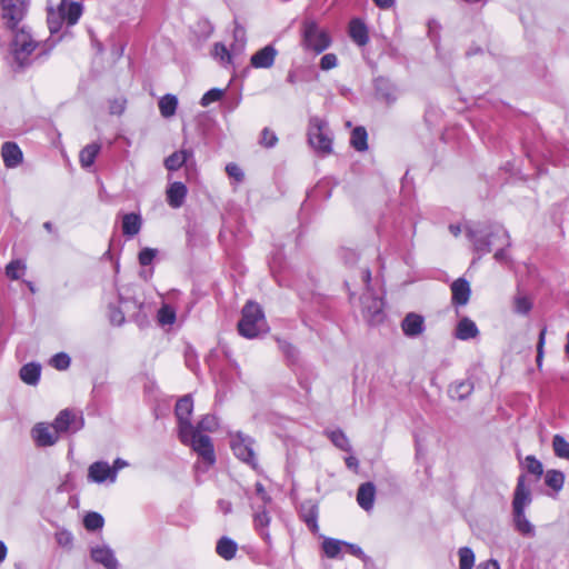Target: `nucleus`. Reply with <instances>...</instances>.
I'll return each instance as SVG.
<instances>
[{
  "label": "nucleus",
  "mask_w": 569,
  "mask_h": 569,
  "mask_svg": "<svg viewBox=\"0 0 569 569\" xmlns=\"http://www.w3.org/2000/svg\"><path fill=\"white\" fill-rule=\"evenodd\" d=\"M192 410L193 401L191 396H183L177 401L174 411L178 420V437L183 445L192 448L208 468L216 462L213 443L209 436L198 435V430L194 429L190 421Z\"/></svg>",
  "instance_id": "obj_1"
},
{
  "label": "nucleus",
  "mask_w": 569,
  "mask_h": 569,
  "mask_svg": "<svg viewBox=\"0 0 569 569\" xmlns=\"http://www.w3.org/2000/svg\"><path fill=\"white\" fill-rule=\"evenodd\" d=\"M465 232L469 241L472 243L473 251L480 259L483 254L489 253L493 246H499L495 252V259L498 262L507 260L505 248L510 247V237L507 230L501 226H483V224H466Z\"/></svg>",
  "instance_id": "obj_2"
},
{
  "label": "nucleus",
  "mask_w": 569,
  "mask_h": 569,
  "mask_svg": "<svg viewBox=\"0 0 569 569\" xmlns=\"http://www.w3.org/2000/svg\"><path fill=\"white\" fill-rule=\"evenodd\" d=\"M308 143L321 156H328L332 152L333 137L327 120L312 116L308 123Z\"/></svg>",
  "instance_id": "obj_3"
},
{
  "label": "nucleus",
  "mask_w": 569,
  "mask_h": 569,
  "mask_svg": "<svg viewBox=\"0 0 569 569\" xmlns=\"http://www.w3.org/2000/svg\"><path fill=\"white\" fill-rule=\"evenodd\" d=\"M239 333L252 339L268 330L267 321L261 307L249 301L242 309V317L238 323Z\"/></svg>",
  "instance_id": "obj_4"
},
{
  "label": "nucleus",
  "mask_w": 569,
  "mask_h": 569,
  "mask_svg": "<svg viewBox=\"0 0 569 569\" xmlns=\"http://www.w3.org/2000/svg\"><path fill=\"white\" fill-rule=\"evenodd\" d=\"M329 32L313 20H306L302 26V47L307 51L320 54L331 46Z\"/></svg>",
  "instance_id": "obj_5"
},
{
  "label": "nucleus",
  "mask_w": 569,
  "mask_h": 569,
  "mask_svg": "<svg viewBox=\"0 0 569 569\" xmlns=\"http://www.w3.org/2000/svg\"><path fill=\"white\" fill-rule=\"evenodd\" d=\"M362 280L366 284L367 292L361 298L362 315L370 325H379L385 319V302L379 297H373L370 292L371 271L365 269L362 271Z\"/></svg>",
  "instance_id": "obj_6"
},
{
  "label": "nucleus",
  "mask_w": 569,
  "mask_h": 569,
  "mask_svg": "<svg viewBox=\"0 0 569 569\" xmlns=\"http://www.w3.org/2000/svg\"><path fill=\"white\" fill-rule=\"evenodd\" d=\"M230 447L233 455L252 469H258V459L254 452V440L241 431L230 432Z\"/></svg>",
  "instance_id": "obj_7"
},
{
  "label": "nucleus",
  "mask_w": 569,
  "mask_h": 569,
  "mask_svg": "<svg viewBox=\"0 0 569 569\" xmlns=\"http://www.w3.org/2000/svg\"><path fill=\"white\" fill-rule=\"evenodd\" d=\"M82 14V6L79 2H68L61 0L58 12L50 11L48 13V24L51 32H57L60 29L59 19L67 22L68 26H73L78 22Z\"/></svg>",
  "instance_id": "obj_8"
},
{
  "label": "nucleus",
  "mask_w": 569,
  "mask_h": 569,
  "mask_svg": "<svg viewBox=\"0 0 569 569\" xmlns=\"http://www.w3.org/2000/svg\"><path fill=\"white\" fill-rule=\"evenodd\" d=\"M36 47L37 42L24 29L18 30L14 33L11 53L19 68H23L29 63V57L34 51Z\"/></svg>",
  "instance_id": "obj_9"
},
{
  "label": "nucleus",
  "mask_w": 569,
  "mask_h": 569,
  "mask_svg": "<svg viewBox=\"0 0 569 569\" xmlns=\"http://www.w3.org/2000/svg\"><path fill=\"white\" fill-rule=\"evenodd\" d=\"M2 19L6 26L13 30L24 18L28 9V0H0Z\"/></svg>",
  "instance_id": "obj_10"
},
{
  "label": "nucleus",
  "mask_w": 569,
  "mask_h": 569,
  "mask_svg": "<svg viewBox=\"0 0 569 569\" xmlns=\"http://www.w3.org/2000/svg\"><path fill=\"white\" fill-rule=\"evenodd\" d=\"M53 427L61 432H77L83 427V418L69 409L59 412L53 421Z\"/></svg>",
  "instance_id": "obj_11"
},
{
  "label": "nucleus",
  "mask_w": 569,
  "mask_h": 569,
  "mask_svg": "<svg viewBox=\"0 0 569 569\" xmlns=\"http://www.w3.org/2000/svg\"><path fill=\"white\" fill-rule=\"evenodd\" d=\"M163 164L169 171H177L183 166L187 169L193 168L196 166L193 150L182 148L167 157Z\"/></svg>",
  "instance_id": "obj_12"
},
{
  "label": "nucleus",
  "mask_w": 569,
  "mask_h": 569,
  "mask_svg": "<svg viewBox=\"0 0 569 569\" xmlns=\"http://www.w3.org/2000/svg\"><path fill=\"white\" fill-rule=\"evenodd\" d=\"M31 436L39 447L53 446L59 439V433L53 425L44 422L37 423L31 430Z\"/></svg>",
  "instance_id": "obj_13"
},
{
  "label": "nucleus",
  "mask_w": 569,
  "mask_h": 569,
  "mask_svg": "<svg viewBox=\"0 0 569 569\" xmlns=\"http://www.w3.org/2000/svg\"><path fill=\"white\" fill-rule=\"evenodd\" d=\"M88 480L94 483H103L109 481L116 482V471L107 461H96L89 466Z\"/></svg>",
  "instance_id": "obj_14"
},
{
  "label": "nucleus",
  "mask_w": 569,
  "mask_h": 569,
  "mask_svg": "<svg viewBox=\"0 0 569 569\" xmlns=\"http://www.w3.org/2000/svg\"><path fill=\"white\" fill-rule=\"evenodd\" d=\"M532 496L530 485L527 483L526 477L521 475L517 480V486L513 492L512 510L525 511L526 508L530 506Z\"/></svg>",
  "instance_id": "obj_15"
},
{
  "label": "nucleus",
  "mask_w": 569,
  "mask_h": 569,
  "mask_svg": "<svg viewBox=\"0 0 569 569\" xmlns=\"http://www.w3.org/2000/svg\"><path fill=\"white\" fill-rule=\"evenodd\" d=\"M277 56L278 50L268 44L251 56L250 63L256 69H269L274 64Z\"/></svg>",
  "instance_id": "obj_16"
},
{
  "label": "nucleus",
  "mask_w": 569,
  "mask_h": 569,
  "mask_svg": "<svg viewBox=\"0 0 569 569\" xmlns=\"http://www.w3.org/2000/svg\"><path fill=\"white\" fill-rule=\"evenodd\" d=\"M1 157L6 168L13 169L22 163L23 153L16 142L7 141L1 147Z\"/></svg>",
  "instance_id": "obj_17"
},
{
  "label": "nucleus",
  "mask_w": 569,
  "mask_h": 569,
  "mask_svg": "<svg viewBox=\"0 0 569 569\" xmlns=\"http://www.w3.org/2000/svg\"><path fill=\"white\" fill-rule=\"evenodd\" d=\"M403 335L409 338H416L425 331V319L422 316L410 312L401 322Z\"/></svg>",
  "instance_id": "obj_18"
},
{
  "label": "nucleus",
  "mask_w": 569,
  "mask_h": 569,
  "mask_svg": "<svg viewBox=\"0 0 569 569\" xmlns=\"http://www.w3.org/2000/svg\"><path fill=\"white\" fill-rule=\"evenodd\" d=\"M187 194L188 189L184 183L178 181L172 182L168 186L166 191L167 202L171 208L178 209L184 203Z\"/></svg>",
  "instance_id": "obj_19"
},
{
  "label": "nucleus",
  "mask_w": 569,
  "mask_h": 569,
  "mask_svg": "<svg viewBox=\"0 0 569 569\" xmlns=\"http://www.w3.org/2000/svg\"><path fill=\"white\" fill-rule=\"evenodd\" d=\"M375 89L377 97L387 103H392L398 98L397 88L387 78L375 79Z\"/></svg>",
  "instance_id": "obj_20"
},
{
  "label": "nucleus",
  "mask_w": 569,
  "mask_h": 569,
  "mask_svg": "<svg viewBox=\"0 0 569 569\" xmlns=\"http://www.w3.org/2000/svg\"><path fill=\"white\" fill-rule=\"evenodd\" d=\"M451 301L456 306H465L468 303L471 295L469 282L463 279L459 278L455 280L451 284Z\"/></svg>",
  "instance_id": "obj_21"
},
{
  "label": "nucleus",
  "mask_w": 569,
  "mask_h": 569,
  "mask_svg": "<svg viewBox=\"0 0 569 569\" xmlns=\"http://www.w3.org/2000/svg\"><path fill=\"white\" fill-rule=\"evenodd\" d=\"M91 558L102 565L106 569H117L119 563L113 551L107 547H94L91 549Z\"/></svg>",
  "instance_id": "obj_22"
},
{
  "label": "nucleus",
  "mask_w": 569,
  "mask_h": 569,
  "mask_svg": "<svg viewBox=\"0 0 569 569\" xmlns=\"http://www.w3.org/2000/svg\"><path fill=\"white\" fill-rule=\"evenodd\" d=\"M376 498V487L372 482L362 483L357 492V502L366 511L373 508Z\"/></svg>",
  "instance_id": "obj_23"
},
{
  "label": "nucleus",
  "mask_w": 569,
  "mask_h": 569,
  "mask_svg": "<svg viewBox=\"0 0 569 569\" xmlns=\"http://www.w3.org/2000/svg\"><path fill=\"white\" fill-rule=\"evenodd\" d=\"M349 36L360 47L369 42L368 28L360 19H352L349 23Z\"/></svg>",
  "instance_id": "obj_24"
},
{
  "label": "nucleus",
  "mask_w": 569,
  "mask_h": 569,
  "mask_svg": "<svg viewBox=\"0 0 569 569\" xmlns=\"http://www.w3.org/2000/svg\"><path fill=\"white\" fill-rule=\"evenodd\" d=\"M270 521L271 517L264 508L253 512V527L267 542L270 541V533L268 531Z\"/></svg>",
  "instance_id": "obj_25"
},
{
  "label": "nucleus",
  "mask_w": 569,
  "mask_h": 569,
  "mask_svg": "<svg viewBox=\"0 0 569 569\" xmlns=\"http://www.w3.org/2000/svg\"><path fill=\"white\" fill-rule=\"evenodd\" d=\"M318 507L315 503L309 501L301 505L300 516L312 532L318 530Z\"/></svg>",
  "instance_id": "obj_26"
},
{
  "label": "nucleus",
  "mask_w": 569,
  "mask_h": 569,
  "mask_svg": "<svg viewBox=\"0 0 569 569\" xmlns=\"http://www.w3.org/2000/svg\"><path fill=\"white\" fill-rule=\"evenodd\" d=\"M479 335L477 325L469 318H462L456 327V337L459 340L473 339Z\"/></svg>",
  "instance_id": "obj_27"
},
{
  "label": "nucleus",
  "mask_w": 569,
  "mask_h": 569,
  "mask_svg": "<svg viewBox=\"0 0 569 569\" xmlns=\"http://www.w3.org/2000/svg\"><path fill=\"white\" fill-rule=\"evenodd\" d=\"M238 551V545L234 540L229 537H221L216 546V552L219 557L224 560H231L236 557Z\"/></svg>",
  "instance_id": "obj_28"
},
{
  "label": "nucleus",
  "mask_w": 569,
  "mask_h": 569,
  "mask_svg": "<svg viewBox=\"0 0 569 569\" xmlns=\"http://www.w3.org/2000/svg\"><path fill=\"white\" fill-rule=\"evenodd\" d=\"M141 217L137 213H127L122 217V232L124 236L134 237L140 232Z\"/></svg>",
  "instance_id": "obj_29"
},
{
  "label": "nucleus",
  "mask_w": 569,
  "mask_h": 569,
  "mask_svg": "<svg viewBox=\"0 0 569 569\" xmlns=\"http://www.w3.org/2000/svg\"><path fill=\"white\" fill-rule=\"evenodd\" d=\"M513 523L518 532L523 536H533L535 527L522 510H512Z\"/></svg>",
  "instance_id": "obj_30"
},
{
  "label": "nucleus",
  "mask_w": 569,
  "mask_h": 569,
  "mask_svg": "<svg viewBox=\"0 0 569 569\" xmlns=\"http://www.w3.org/2000/svg\"><path fill=\"white\" fill-rule=\"evenodd\" d=\"M41 368L37 363H27L20 369V378L21 380L30 386H34L38 383L40 379Z\"/></svg>",
  "instance_id": "obj_31"
},
{
  "label": "nucleus",
  "mask_w": 569,
  "mask_h": 569,
  "mask_svg": "<svg viewBox=\"0 0 569 569\" xmlns=\"http://www.w3.org/2000/svg\"><path fill=\"white\" fill-rule=\"evenodd\" d=\"M101 149V146L99 143H90L86 146L79 154L80 163L83 168H90Z\"/></svg>",
  "instance_id": "obj_32"
},
{
  "label": "nucleus",
  "mask_w": 569,
  "mask_h": 569,
  "mask_svg": "<svg viewBox=\"0 0 569 569\" xmlns=\"http://www.w3.org/2000/svg\"><path fill=\"white\" fill-rule=\"evenodd\" d=\"M472 382L463 380L452 383L449 388V395L452 399L463 400L472 392Z\"/></svg>",
  "instance_id": "obj_33"
},
{
  "label": "nucleus",
  "mask_w": 569,
  "mask_h": 569,
  "mask_svg": "<svg viewBox=\"0 0 569 569\" xmlns=\"http://www.w3.org/2000/svg\"><path fill=\"white\" fill-rule=\"evenodd\" d=\"M178 99L173 94H166L159 100V110L163 118H170L176 113Z\"/></svg>",
  "instance_id": "obj_34"
},
{
  "label": "nucleus",
  "mask_w": 569,
  "mask_h": 569,
  "mask_svg": "<svg viewBox=\"0 0 569 569\" xmlns=\"http://www.w3.org/2000/svg\"><path fill=\"white\" fill-rule=\"evenodd\" d=\"M326 435L331 440V442L340 450L347 452L351 451V445L349 442V439L342 430H328L326 431Z\"/></svg>",
  "instance_id": "obj_35"
},
{
  "label": "nucleus",
  "mask_w": 569,
  "mask_h": 569,
  "mask_svg": "<svg viewBox=\"0 0 569 569\" xmlns=\"http://www.w3.org/2000/svg\"><path fill=\"white\" fill-rule=\"evenodd\" d=\"M368 134L363 127H357L351 132L350 143L357 151H366Z\"/></svg>",
  "instance_id": "obj_36"
},
{
  "label": "nucleus",
  "mask_w": 569,
  "mask_h": 569,
  "mask_svg": "<svg viewBox=\"0 0 569 569\" xmlns=\"http://www.w3.org/2000/svg\"><path fill=\"white\" fill-rule=\"evenodd\" d=\"M545 482L555 491H560L565 483V475L558 470H548L545 475Z\"/></svg>",
  "instance_id": "obj_37"
},
{
  "label": "nucleus",
  "mask_w": 569,
  "mask_h": 569,
  "mask_svg": "<svg viewBox=\"0 0 569 569\" xmlns=\"http://www.w3.org/2000/svg\"><path fill=\"white\" fill-rule=\"evenodd\" d=\"M27 266L21 260H12L6 267V276L11 280H18L26 273Z\"/></svg>",
  "instance_id": "obj_38"
},
{
  "label": "nucleus",
  "mask_w": 569,
  "mask_h": 569,
  "mask_svg": "<svg viewBox=\"0 0 569 569\" xmlns=\"http://www.w3.org/2000/svg\"><path fill=\"white\" fill-rule=\"evenodd\" d=\"M531 309H532V301L530 300L529 297H527L522 293H518L513 298V311L516 313L526 316L530 312Z\"/></svg>",
  "instance_id": "obj_39"
},
{
  "label": "nucleus",
  "mask_w": 569,
  "mask_h": 569,
  "mask_svg": "<svg viewBox=\"0 0 569 569\" xmlns=\"http://www.w3.org/2000/svg\"><path fill=\"white\" fill-rule=\"evenodd\" d=\"M552 448L557 457L569 460V442L562 436H553Z\"/></svg>",
  "instance_id": "obj_40"
},
{
  "label": "nucleus",
  "mask_w": 569,
  "mask_h": 569,
  "mask_svg": "<svg viewBox=\"0 0 569 569\" xmlns=\"http://www.w3.org/2000/svg\"><path fill=\"white\" fill-rule=\"evenodd\" d=\"M212 56L216 60H218L223 67H227L231 64L232 57L227 47L221 43L217 42L213 46Z\"/></svg>",
  "instance_id": "obj_41"
},
{
  "label": "nucleus",
  "mask_w": 569,
  "mask_h": 569,
  "mask_svg": "<svg viewBox=\"0 0 569 569\" xmlns=\"http://www.w3.org/2000/svg\"><path fill=\"white\" fill-rule=\"evenodd\" d=\"M345 541L327 538L322 542V549L327 557L336 558L343 548Z\"/></svg>",
  "instance_id": "obj_42"
},
{
  "label": "nucleus",
  "mask_w": 569,
  "mask_h": 569,
  "mask_svg": "<svg viewBox=\"0 0 569 569\" xmlns=\"http://www.w3.org/2000/svg\"><path fill=\"white\" fill-rule=\"evenodd\" d=\"M218 428V419L212 415H206L201 418V420L197 423L194 429L198 430L199 436H203L201 431L212 432Z\"/></svg>",
  "instance_id": "obj_43"
},
{
  "label": "nucleus",
  "mask_w": 569,
  "mask_h": 569,
  "mask_svg": "<svg viewBox=\"0 0 569 569\" xmlns=\"http://www.w3.org/2000/svg\"><path fill=\"white\" fill-rule=\"evenodd\" d=\"M459 555V568L460 569H472L475 565V553L468 547H462L458 551Z\"/></svg>",
  "instance_id": "obj_44"
},
{
  "label": "nucleus",
  "mask_w": 569,
  "mask_h": 569,
  "mask_svg": "<svg viewBox=\"0 0 569 569\" xmlns=\"http://www.w3.org/2000/svg\"><path fill=\"white\" fill-rule=\"evenodd\" d=\"M158 321L162 326L173 325L176 321V311L169 305H163L158 311Z\"/></svg>",
  "instance_id": "obj_45"
},
{
  "label": "nucleus",
  "mask_w": 569,
  "mask_h": 569,
  "mask_svg": "<svg viewBox=\"0 0 569 569\" xmlns=\"http://www.w3.org/2000/svg\"><path fill=\"white\" fill-rule=\"evenodd\" d=\"M103 522H104L103 517L98 512H89L86 515V517L83 519V525H84L86 529H88L90 531H94V530L102 528Z\"/></svg>",
  "instance_id": "obj_46"
},
{
  "label": "nucleus",
  "mask_w": 569,
  "mask_h": 569,
  "mask_svg": "<svg viewBox=\"0 0 569 569\" xmlns=\"http://www.w3.org/2000/svg\"><path fill=\"white\" fill-rule=\"evenodd\" d=\"M525 468L528 472L540 477L543 472L542 463L535 456H527L525 459Z\"/></svg>",
  "instance_id": "obj_47"
},
{
  "label": "nucleus",
  "mask_w": 569,
  "mask_h": 569,
  "mask_svg": "<svg viewBox=\"0 0 569 569\" xmlns=\"http://www.w3.org/2000/svg\"><path fill=\"white\" fill-rule=\"evenodd\" d=\"M338 57L335 53H326L319 61V68L322 71H329L338 67Z\"/></svg>",
  "instance_id": "obj_48"
},
{
  "label": "nucleus",
  "mask_w": 569,
  "mask_h": 569,
  "mask_svg": "<svg viewBox=\"0 0 569 569\" xmlns=\"http://www.w3.org/2000/svg\"><path fill=\"white\" fill-rule=\"evenodd\" d=\"M70 361V357L67 353L60 352L51 358L50 363L53 368L58 370H66L67 368H69Z\"/></svg>",
  "instance_id": "obj_49"
},
{
  "label": "nucleus",
  "mask_w": 569,
  "mask_h": 569,
  "mask_svg": "<svg viewBox=\"0 0 569 569\" xmlns=\"http://www.w3.org/2000/svg\"><path fill=\"white\" fill-rule=\"evenodd\" d=\"M223 96V91L217 88L210 89L201 98V106L208 107L212 102L219 101Z\"/></svg>",
  "instance_id": "obj_50"
},
{
  "label": "nucleus",
  "mask_w": 569,
  "mask_h": 569,
  "mask_svg": "<svg viewBox=\"0 0 569 569\" xmlns=\"http://www.w3.org/2000/svg\"><path fill=\"white\" fill-rule=\"evenodd\" d=\"M278 137L268 128H264L260 134L259 143L266 148H272L277 144Z\"/></svg>",
  "instance_id": "obj_51"
},
{
  "label": "nucleus",
  "mask_w": 569,
  "mask_h": 569,
  "mask_svg": "<svg viewBox=\"0 0 569 569\" xmlns=\"http://www.w3.org/2000/svg\"><path fill=\"white\" fill-rule=\"evenodd\" d=\"M56 541L61 547H71L73 537L68 530H59L56 532Z\"/></svg>",
  "instance_id": "obj_52"
},
{
  "label": "nucleus",
  "mask_w": 569,
  "mask_h": 569,
  "mask_svg": "<svg viewBox=\"0 0 569 569\" xmlns=\"http://www.w3.org/2000/svg\"><path fill=\"white\" fill-rule=\"evenodd\" d=\"M157 251L154 249L144 248L139 253V262L141 266H149L156 257Z\"/></svg>",
  "instance_id": "obj_53"
},
{
  "label": "nucleus",
  "mask_w": 569,
  "mask_h": 569,
  "mask_svg": "<svg viewBox=\"0 0 569 569\" xmlns=\"http://www.w3.org/2000/svg\"><path fill=\"white\" fill-rule=\"evenodd\" d=\"M547 329L543 328L539 333V340L537 345V366L540 368L542 365L543 359V347H545V337H546Z\"/></svg>",
  "instance_id": "obj_54"
},
{
  "label": "nucleus",
  "mask_w": 569,
  "mask_h": 569,
  "mask_svg": "<svg viewBox=\"0 0 569 569\" xmlns=\"http://www.w3.org/2000/svg\"><path fill=\"white\" fill-rule=\"evenodd\" d=\"M226 172L230 178H233L237 181H242L243 179V171L236 163H228L226 166Z\"/></svg>",
  "instance_id": "obj_55"
},
{
  "label": "nucleus",
  "mask_w": 569,
  "mask_h": 569,
  "mask_svg": "<svg viewBox=\"0 0 569 569\" xmlns=\"http://www.w3.org/2000/svg\"><path fill=\"white\" fill-rule=\"evenodd\" d=\"M109 318H110L111 323L116 325V326H120L124 321L123 312L116 307H110Z\"/></svg>",
  "instance_id": "obj_56"
},
{
  "label": "nucleus",
  "mask_w": 569,
  "mask_h": 569,
  "mask_svg": "<svg viewBox=\"0 0 569 569\" xmlns=\"http://www.w3.org/2000/svg\"><path fill=\"white\" fill-rule=\"evenodd\" d=\"M126 100L123 99H116L110 102L109 110L112 114H121L124 110Z\"/></svg>",
  "instance_id": "obj_57"
},
{
  "label": "nucleus",
  "mask_w": 569,
  "mask_h": 569,
  "mask_svg": "<svg viewBox=\"0 0 569 569\" xmlns=\"http://www.w3.org/2000/svg\"><path fill=\"white\" fill-rule=\"evenodd\" d=\"M343 548L351 555L358 557V558H362L365 556L362 549L358 546V545H353V543H348V542H345L343 543Z\"/></svg>",
  "instance_id": "obj_58"
},
{
  "label": "nucleus",
  "mask_w": 569,
  "mask_h": 569,
  "mask_svg": "<svg viewBox=\"0 0 569 569\" xmlns=\"http://www.w3.org/2000/svg\"><path fill=\"white\" fill-rule=\"evenodd\" d=\"M256 493L257 496L264 502V503H268L270 502L271 498L270 496L267 493L263 485L261 482H257L256 486Z\"/></svg>",
  "instance_id": "obj_59"
},
{
  "label": "nucleus",
  "mask_w": 569,
  "mask_h": 569,
  "mask_svg": "<svg viewBox=\"0 0 569 569\" xmlns=\"http://www.w3.org/2000/svg\"><path fill=\"white\" fill-rule=\"evenodd\" d=\"M279 347L288 358L293 359L296 357V349L290 343L286 341H279Z\"/></svg>",
  "instance_id": "obj_60"
},
{
  "label": "nucleus",
  "mask_w": 569,
  "mask_h": 569,
  "mask_svg": "<svg viewBox=\"0 0 569 569\" xmlns=\"http://www.w3.org/2000/svg\"><path fill=\"white\" fill-rule=\"evenodd\" d=\"M476 569H500L499 562L495 559H489L480 562Z\"/></svg>",
  "instance_id": "obj_61"
},
{
  "label": "nucleus",
  "mask_w": 569,
  "mask_h": 569,
  "mask_svg": "<svg viewBox=\"0 0 569 569\" xmlns=\"http://www.w3.org/2000/svg\"><path fill=\"white\" fill-rule=\"evenodd\" d=\"M218 509L223 515H228L232 511V503L229 500L220 499L218 501Z\"/></svg>",
  "instance_id": "obj_62"
},
{
  "label": "nucleus",
  "mask_w": 569,
  "mask_h": 569,
  "mask_svg": "<svg viewBox=\"0 0 569 569\" xmlns=\"http://www.w3.org/2000/svg\"><path fill=\"white\" fill-rule=\"evenodd\" d=\"M128 466V462L121 458H117L111 466V469L116 471V478L118 477V471Z\"/></svg>",
  "instance_id": "obj_63"
},
{
  "label": "nucleus",
  "mask_w": 569,
  "mask_h": 569,
  "mask_svg": "<svg viewBox=\"0 0 569 569\" xmlns=\"http://www.w3.org/2000/svg\"><path fill=\"white\" fill-rule=\"evenodd\" d=\"M375 4L380 9H390L395 4V0H373Z\"/></svg>",
  "instance_id": "obj_64"
}]
</instances>
